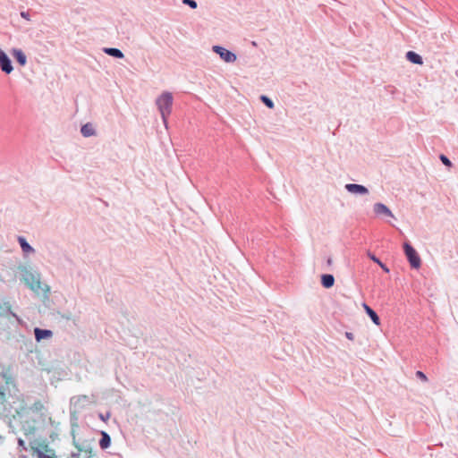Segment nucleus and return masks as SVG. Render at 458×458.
I'll return each mask as SVG.
<instances>
[{"mask_svg": "<svg viewBox=\"0 0 458 458\" xmlns=\"http://www.w3.org/2000/svg\"><path fill=\"white\" fill-rule=\"evenodd\" d=\"M19 271L21 273V278L25 285L29 287L31 291L38 293L39 291L49 292V286L47 284H43L40 281V275L38 272L32 271L30 268L26 266H20Z\"/></svg>", "mask_w": 458, "mask_h": 458, "instance_id": "f257e3e1", "label": "nucleus"}, {"mask_svg": "<svg viewBox=\"0 0 458 458\" xmlns=\"http://www.w3.org/2000/svg\"><path fill=\"white\" fill-rule=\"evenodd\" d=\"M173 100L174 98L172 93L167 91L163 92L157 98V106L161 114L164 123L166 122L167 117L170 115L172 112Z\"/></svg>", "mask_w": 458, "mask_h": 458, "instance_id": "f03ea898", "label": "nucleus"}, {"mask_svg": "<svg viewBox=\"0 0 458 458\" xmlns=\"http://www.w3.org/2000/svg\"><path fill=\"white\" fill-rule=\"evenodd\" d=\"M403 249L411 267L419 269L421 267V259L415 248L409 241H406L403 244Z\"/></svg>", "mask_w": 458, "mask_h": 458, "instance_id": "7ed1b4c3", "label": "nucleus"}, {"mask_svg": "<svg viewBox=\"0 0 458 458\" xmlns=\"http://www.w3.org/2000/svg\"><path fill=\"white\" fill-rule=\"evenodd\" d=\"M18 413L19 411L17 409H14L10 403L5 402L4 403L0 404V418L3 419L10 428H13L12 421L15 419L16 414Z\"/></svg>", "mask_w": 458, "mask_h": 458, "instance_id": "20e7f679", "label": "nucleus"}, {"mask_svg": "<svg viewBox=\"0 0 458 458\" xmlns=\"http://www.w3.org/2000/svg\"><path fill=\"white\" fill-rule=\"evenodd\" d=\"M30 451L31 454L37 453V451L40 450L43 453H53L55 452L53 448L49 446L48 442L46 439H38L33 438L30 439L29 442Z\"/></svg>", "mask_w": 458, "mask_h": 458, "instance_id": "39448f33", "label": "nucleus"}, {"mask_svg": "<svg viewBox=\"0 0 458 458\" xmlns=\"http://www.w3.org/2000/svg\"><path fill=\"white\" fill-rule=\"evenodd\" d=\"M212 50L225 63H233L237 59V55L233 52L222 46L215 45L212 47Z\"/></svg>", "mask_w": 458, "mask_h": 458, "instance_id": "423d86ee", "label": "nucleus"}, {"mask_svg": "<svg viewBox=\"0 0 458 458\" xmlns=\"http://www.w3.org/2000/svg\"><path fill=\"white\" fill-rule=\"evenodd\" d=\"M36 420H25L21 422V429L24 433L25 437L27 438L28 442H30V439L36 438L35 434L37 431L36 427Z\"/></svg>", "mask_w": 458, "mask_h": 458, "instance_id": "0eeeda50", "label": "nucleus"}, {"mask_svg": "<svg viewBox=\"0 0 458 458\" xmlns=\"http://www.w3.org/2000/svg\"><path fill=\"white\" fill-rule=\"evenodd\" d=\"M0 69L5 74H10L13 71L12 60L1 47H0Z\"/></svg>", "mask_w": 458, "mask_h": 458, "instance_id": "6e6552de", "label": "nucleus"}, {"mask_svg": "<svg viewBox=\"0 0 458 458\" xmlns=\"http://www.w3.org/2000/svg\"><path fill=\"white\" fill-rule=\"evenodd\" d=\"M72 444L76 447L79 453L84 452L87 454L86 458H94L97 454L93 451L92 447L89 445H80L75 439L74 431L72 432Z\"/></svg>", "mask_w": 458, "mask_h": 458, "instance_id": "1a4fd4ad", "label": "nucleus"}, {"mask_svg": "<svg viewBox=\"0 0 458 458\" xmlns=\"http://www.w3.org/2000/svg\"><path fill=\"white\" fill-rule=\"evenodd\" d=\"M90 403L89 396L86 394L75 395L71 398V404L75 408L81 410Z\"/></svg>", "mask_w": 458, "mask_h": 458, "instance_id": "9d476101", "label": "nucleus"}, {"mask_svg": "<svg viewBox=\"0 0 458 458\" xmlns=\"http://www.w3.org/2000/svg\"><path fill=\"white\" fill-rule=\"evenodd\" d=\"M345 190L352 193L356 195H366L369 193V189L361 184L357 183H347L344 186Z\"/></svg>", "mask_w": 458, "mask_h": 458, "instance_id": "9b49d317", "label": "nucleus"}, {"mask_svg": "<svg viewBox=\"0 0 458 458\" xmlns=\"http://www.w3.org/2000/svg\"><path fill=\"white\" fill-rule=\"evenodd\" d=\"M12 316L19 320L16 313L12 311V305L9 301H0V317Z\"/></svg>", "mask_w": 458, "mask_h": 458, "instance_id": "f8f14e48", "label": "nucleus"}, {"mask_svg": "<svg viewBox=\"0 0 458 458\" xmlns=\"http://www.w3.org/2000/svg\"><path fill=\"white\" fill-rule=\"evenodd\" d=\"M373 210H374V213L377 216L383 215L386 216H390V217L395 218L394 214L390 210V208L386 205H385L381 202H377V203L374 204Z\"/></svg>", "mask_w": 458, "mask_h": 458, "instance_id": "ddd939ff", "label": "nucleus"}, {"mask_svg": "<svg viewBox=\"0 0 458 458\" xmlns=\"http://www.w3.org/2000/svg\"><path fill=\"white\" fill-rule=\"evenodd\" d=\"M34 335L37 342H40L42 340L50 339L53 336V332L50 329L34 328Z\"/></svg>", "mask_w": 458, "mask_h": 458, "instance_id": "4468645a", "label": "nucleus"}, {"mask_svg": "<svg viewBox=\"0 0 458 458\" xmlns=\"http://www.w3.org/2000/svg\"><path fill=\"white\" fill-rule=\"evenodd\" d=\"M362 307L366 312V314L369 317V318L371 319V321L377 325V326H379L380 323H381V320H380V318L379 316L377 315V313L369 306L368 305L366 302H363L362 303Z\"/></svg>", "mask_w": 458, "mask_h": 458, "instance_id": "2eb2a0df", "label": "nucleus"}, {"mask_svg": "<svg viewBox=\"0 0 458 458\" xmlns=\"http://www.w3.org/2000/svg\"><path fill=\"white\" fill-rule=\"evenodd\" d=\"M12 55L15 61L21 65L25 66L27 64V56L21 49L13 48L12 50Z\"/></svg>", "mask_w": 458, "mask_h": 458, "instance_id": "dca6fc26", "label": "nucleus"}, {"mask_svg": "<svg viewBox=\"0 0 458 458\" xmlns=\"http://www.w3.org/2000/svg\"><path fill=\"white\" fill-rule=\"evenodd\" d=\"M100 436H101V437L98 441L99 447L102 450H106L108 447H110V445H111V442H112L111 437L106 431H104V430L100 431Z\"/></svg>", "mask_w": 458, "mask_h": 458, "instance_id": "f3484780", "label": "nucleus"}, {"mask_svg": "<svg viewBox=\"0 0 458 458\" xmlns=\"http://www.w3.org/2000/svg\"><path fill=\"white\" fill-rule=\"evenodd\" d=\"M17 241L21 246V250L24 254L34 253L35 249L27 242L26 238L23 236H18Z\"/></svg>", "mask_w": 458, "mask_h": 458, "instance_id": "a211bd4d", "label": "nucleus"}, {"mask_svg": "<svg viewBox=\"0 0 458 458\" xmlns=\"http://www.w3.org/2000/svg\"><path fill=\"white\" fill-rule=\"evenodd\" d=\"M320 284L326 289H330L335 284V276L332 274H322Z\"/></svg>", "mask_w": 458, "mask_h": 458, "instance_id": "6ab92c4d", "label": "nucleus"}, {"mask_svg": "<svg viewBox=\"0 0 458 458\" xmlns=\"http://www.w3.org/2000/svg\"><path fill=\"white\" fill-rule=\"evenodd\" d=\"M81 133L83 137L89 138L97 134L95 128L91 123L82 124L81 127Z\"/></svg>", "mask_w": 458, "mask_h": 458, "instance_id": "aec40b11", "label": "nucleus"}, {"mask_svg": "<svg viewBox=\"0 0 458 458\" xmlns=\"http://www.w3.org/2000/svg\"><path fill=\"white\" fill-rule=\"evenodd\" d=\"M405 57L409 62H411L413 64H423L422 56L412 50L408 51L405 55Z\"/></svg>", "mask_w": 458, "mask_h": 458, "instance_id": "412c9836", "label": "nucleus"}, {"mask_svg": "<svg viewBox=\"0 0 458 458\" xmlns=\"http://www.w3.org/2000/svg\"><path fill=\"white\" fill-rule=\"evenodd\" d=\"M103 51L105 54L117 59H123L124 57L123 53L116 47H105Z\"/></svg>", "mask_w": 458, "mask_h": 458, "instance_id": "4be33fe9", "label": "nucleus"}, {"mask_svg": "<svg viewBox=\"0 0 458 458\" xmlns=\"http://www.w3.org/2000/svg\"><path fill=\"white\" fill-rule=\"evenodd\" d=\"M367 256L370 260H372L374 263L377 264L385 273H389L390 270H389L388 267L385 263H383L374 253L368 250Z\"/></svg>", "mask_w": 458, "mask_h": 458, "instance_id": "5701e85b", "label": "nucleus"}, {"mask_svg": "<svg viewBox=\"0 0 458 458\" xmlns=\"http://www.w3.org/2000/svg\"><path fill=\"white\" fill-rule=\"evenodd\" d=\"M32 457L34 458H56L55 452L53 453H43L42 451L38 450L35 454H31Z\"/></svg>", "mask_w": 458, "mask_h": 458, "instance_id": "b1692460", "label": "nucleus"}, {"mask_svg": "<svg viewBox=\"0 0 458 458\" xmlns=\"http://www.w3.org/2000/svg\"><path fill=\"white\" fill-rule=\"evenodd\" d=\"M259 99L269 109H273L274 108L275 104H274L273 100L269 97H267L266 95H261L259 97Z\"/></svg>", "mask_w": 458, "mask_h": 458, "instance_id": "393cba45", "label": "nucleus"}, {"mask_svg": "<svg viewBox=\"0 0 458 458\" xmlns=\"http://www.w3.org/2000/svg\"><path fill=\"white\" fill-rule=\"evenodd\" d=\"M0 376L4 379L5 385L7 386L10 385H14V378L11 375L7 374L6 372H2Z\"/></svg>", "mask_w": 458, "mask_h": 458, "instance_id": "a878e982", "label": "nucleus"}, {"mask_svg": "<svg viewBox=\"0 0 458 458\" xmlns=\"http://www.w3.org/2000/svg\"><path fill=\"white\" fill-rule=\"evenodd\" d=\"M439 159L442 162V164L445 165L446 167H452L453 166V163L451 162V160L445 154H440L439 155Z\"/></svg>", "mask_w": 458, "mask_h": 458, "instance_id": "bb28decb", "label": "nucleus"}, {"mask_svg": "<svg viewBox=\"0 0 458 458\" xmlns=\"http://www.w3.org/2000/svg\"><path fill=\"white\" fill-rule=\"evenodd\" d=\"M43 408V404L40 401H37L35 402L32 406L30 407V409L34 411H41Z\"/></svg>", "mask_w": 458, "mask_h": 458, "instance_id": "cd10ccee", "label": "nucleus"}, {"mask_svg": "<svg viewBox=\"0 0 458 458\" xmlns=\"http://www.w3.org/2000/svg\"><path fill=\"white\" fill-rule=\"evenodd\" d=\"M182 3L190 6L191 9H196L198 6V4L195 0H182Z\"/></svg>", "mask_w": 458, "mask_h": 458, "instance_id": "c85d7f7f", "label": "nucleus"}, {"mask_svg": "<svg viewBox=\"0 0 458 458\" xmlns=\"http://www.w3.org/2000/svg\"><path fill=\"white\" fill-rule=\"evenodd\" d=\"M416 377H417V378L420 379L421 381H424V382L428 381V377L426 376V374L423 371L417 370Z\"/></svg>", "mask_w": 458, "mask_h": 458, "instance_id": "c756f323", "label": "nucleus"}, {"mask_svg": "<svg viewBox=\"0 0 458 458\" xmlns=\"http://www.w3.org/2000/svg\"><path fill=\"white\" fill-rule=\"evenodd\" d=\"M110 416H111V412L110 411H106L105 414L101 413V412L98 413L99 420H101L104 422H106L109 420Z\"/></svg>", "mask_w": 458, "mask_h": 458, "instance_id": "7c9ffc66", "label": "nucleus"}, {"mask_svg": "<svg viewBox=\"0 0 458 458\" xmlns=\"http://www.w3.org/2000/svg\"><path fill=\"white\" fill-rule=\"evenodd\" d=\"M18 447L21 451H28L29 448L26 446L25 441L21 438H18Z\"/></svg>", "mask_w": 458, "mask_h": 458, "instance_id": "2f4dec72", "label": "nucleus"}, {"mask_svg": "<svg viewBox=\"0 0 458 458\" xmlns=\"http://www.w3.org/2000/svg\"><path fill=\"white\" fill-rule=\"evenodd\" d=\"M6 401V395H5V393H4V389L3 388V386L0 387V404H3Z\"/></svg>", "mask_w": 458, "mask_h": 458, "instance_id": "473e14b6", "label": "nucleus"}, {"mask_svg": "<svg viewBox=\"0 0 458 458\" xmlns=\"http://www.w3.org/2000/svg\"><path fill=\"white\" fill-rule=\"evenodd\" d=\"M21 16L22 18H24L25 20L30 21V13L28 11L27 12H24V11L21 12Z\"/></svg>", "mask_w": 458, "mask_h": 458, "instance_id": "72a5a7b5", "label": "nucleus"}, {"mask_svg": "<svg viewBox=\"0 0 458 458\" xmlns=\"http://www.w3.org/2000/svg\"><path fill=\"white\" fill-rule=\"evenodd\" d=\"M345 336L347 339L352 341L354 339V335L352 332H346Z\"/></svg>", "mask_w": 458, "mask_h": 458, "instance_id": "f704fd0d", "label": "nucleus"}, {"mask_svg": "<svg viewBox=\"0 0 458 458\" xmlns=\"http://www.w3.org/2000/svg\"><path fill=\"white\" fill-rule=\"evenodd\" d=\"M332 263H333L332 258H331V257H328V258L327 259V265L328 267H330V266L332 265Z\"/></svg>", "mask_w": 458, "mask_h": 458, "instance_id": "c9c22d12", "label": "nucleus"}, {"mask_svg": "<svg viewBox=\"0 0 458 458\" xmlns=\"http://www.w3.org/2000/svg\"><path fill=\"white\" fill-rule=\"evenodd\" d=\"M72 457H78L79 456V453L78 454H72Z\"/></svg>", "mask_w": 458, "mask_h": 458, "instance_id": "e433bc0d", "label": "nucleus"}]
</instances>
